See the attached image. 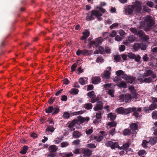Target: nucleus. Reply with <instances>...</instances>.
<instances>
[{
    "mask_svg": "<svg viewBox=\"0 0 157 157\" xmlns=\"http://www.w3.org/2000/svg\"><path fill=\"white\" fill-rule=\"evenodd\" d=\"M141 10V5L139 1L136 2L134 5H129L125 10L126 14H132L135 10V13L139 12Z\"/></svg>",
    "mask_w": 157,
    "mask_h": 157,
    "instance_id": "nucleus-1",
    "label": "nucleus"
},
{
    "mask_svg": "<svg viewBox=\"0 0 157 157\" xmlns=\"http://www.w3.org/2000/svg\"><path fill=\"white\" fill-rule=\"evenodd\" d=\"M99 14L98 10H93L91 11H89L86 13V19L88 21L94 20L95 19L96 17L99 16Z\"/></svg>",
    "mask_w": 157,
    "mask_h": 157,
    "instance_id": "nucleus-2",
    "label": "nucleus"
},
{
    "mask_svg": "<svg viewBox=\"0 0 157 157\" xmlns=\"http://www.w3.org/2000/svg\"><path fill=\"white\" fill-rule=\"evenodd\" d=\"M117 123L115 121H111L109 122L106 124V127L107 129H110L109 134L113 136L116 133L115 127L116 126Z\"/></svg>",
    "mask_w": 157,
    "mask_h": 157,
    "instance_id": "nucleus-3",
    "label": "nucleus"
},
{
    "mask_svg": "<svg viewBox=\"0 0 157 157\" xmlns=\"http://www.w3.org/2000/svg\"><path fill=\"white\" fill-rule=\"evenodd\" d=\"M144 21L147 24V27L144 28V30L147 31H150L154 23V20L151 18L150 16H148L145 18Z\"/></svg>",
    "mask_w": 157,
    "mask_h": 157,
    "instance_id": "nucleus-4",
    "label": "nucleus"
},
{
    "mask_svg": "<svg viewBox=\"0 0 157 157\" xmlns=\"http://www.w3.org/2000/svg\"><path fill=\"white\" fill-rule=\"evenodd\" d=\"M59 111V109L58 106L54 107L50 106L45 109V111L47 113H52V115H55L58 114Z\"/></svg>",
    "mask_w": 157,
    "mask_h": 157,
    "instance_id": "nucleus-5",
    "label": "nucleus"
},
{
    "mask_svg": "<svg viewBox=\"0 0 157 157\" xmlns=\"http://www.w3.org/2000/svg\"><path fill=\"white\" fill-rule=\"evenodd\" d=\"M147 45L146 44L143 43H135L134 44L133 46V48L134 50L136 51H137L140 48L142 50H146L147 48Z\"/></svg>",
    "mask_w": 157,
    "mask_h": 157,
    "instance_id": "nucleus-6",
    "label": "nucleus"
},
{
    "mask_svg": "<svg viewBox=\"0 0 157 157\" xmlns=\"http://www.w3.org/2000/svg\"><path fill=\"white\" fill-rule=\"evenodd\" d=\"M131 107L124 109L123 107H121L117 109H116V111L118 113L127 115L130 113V112H131Z\"/></svg>",
    "mask_w": 157,
    "mask_h": 157,
    "instance_id": "nucleus-7",
    "label": "nucleus"
},
{
    "mask_svg": "<svg viewBox=\"0 0 157 157\" xmlns=\"http://www.w3.org/2000/svg\"><path fill=\"white\" fill-rule=\"evenodd\" d=\"M87 95L91 99L89 100V101L92 103H94L98 100V98L96 97V95L94 91H92L88 93Z\"/></svg>",
    "mask_w": 157,
    "mask_h": 157,
    "instance_id": "nucleus-8",
    "label": "nucleus"
},
{
    "mask_svg": "<svg viewBox=\"0 0 157 157\" xmlns=\"http://www.w3.org/2000/svg\"><path fill=\"white\" fill-rule=\"evenodd\" d=\"M80 153L83 154L84 157H90L91 155L92 151L88 148H83L80 150Z\"/></svg>",
    "mask_w": 157,
    "mask_h": 157,
    "instance_id": "nucleus-9",
    "label": "nucleus"
},
{
    "mask_svg": "<svg viewBox=\"0 0 157 157\" xmlns=\"http://www.w3.org/2000/svg\"><path fill=\"white\" fill-rule=\"evenodd\" d=\"M107 147H110L112 149L119 147L118 143L117 142H113L112 141H107L105 144Z\"/></svg>",
    "mask_w": 157,
    "mask_h": 157,
    "instance_id": "nucleus-10",
    "label": "nucleus"
},
{
    "mask_svg": "<svg viewBox=\"0 0 157 157\" xmlns=\"http://www.w3.org/2000/svg\"><path fill=\"white\" fill-rule=\"evenodd\" d=\"M96 102H97L96 105L94 108V110L95 111L102 110L103 107L102 102L98 100Z\"/></svg>",
    "mask_w": 157,
    "mask_h": 157,
    "instance_id": "nucleus-11",
    "label": "nucleus"
},
{
    "mask_svg": "<svg viewBox=\"0 0 157 157\" xmlns=\"http://www.w3.org/2000/svg\"><path fill=\"white\" fill-rule=\"evenodd\" d=\"M132 109L131 112L130 113L133 112V113L132 114L133 116H134L135 117H137L139 116L140 114L138 112H140L141 111L142 109V108L139 107L137 108L136 107L131 108Z\"/></svg>",
    "mask_w": 157,
    "mask_h": 157,
    "instance_id": "nucleus-12",
    "label": "nucleus"
},
{
    "mask_svg": "<svg viewBox=\"0 0 157 157\" xmlns=\"http://www.w3.org/2000/svg\"><path fill=\"white\" fill-rule=\"evenodd\" d=\"M144 76L146 77H151L153 79L156 77V74L154 73L153 71L151 70H148L146 71L144 74Z\"/></svg>",
    "mask_w": 157,
    "mask_h": 157,
    "instance_id": "nucleus-13",
    "label": "nucleus"
},
{
    "mask_svg": "<svg viewBox=\"0 0 157 157\" xmlns=\"http://www.w3.org/2000/svg\"><path fill=\"white\" fill-rule=\"evenodd\" d=\"M83 36L81 38V40H85L86 39L90 36V32L87 29H85V31L82 33Z\"/></svg>",
    "mask_w": 157,
    "mask_h": 157,
    "instance_id": "nucleus-14",
    "label": "nucleus"
},
{
    "mask_svg": "<svg viewBox=\"0 0 157 157\" xmlns=\"http://www.w3.org/2000/svg\"><path fill=\"white\" fill-rule=\"evenodd\" d=\"M92 83L94 84H96L101 82V79L100 77L95 76L92 78Z\"/></svg>",
    "mask_w": 157,
    "mask_h": 157,
    "instance_id": "nucleus-15",
    "label": "nucleus"
},
{
    "mask_svg": "<svg viewBox=\"0 0 157 157\" xmlns=\"http://www.w3.org/2000/svg\"><path fill=\"white\" fill-rule=\"evenodd\" d=\"M110 73L109 71H104L103 74L101 75V76L103 78L109 79L110 77Z\"/></svg>",
    "mask_w": 157,
    "mask_h": 157,
    "instance_id": "nucleus-16",
    "label": "nucleus"
},
{
    "mask_svg": "<svg viewBox=\"0 0 157 157\" xmlns=\"http://www.w3.org/2000/svg\"><path fill=\"white\" fill-rule=\"evenodd\" d=\"M157 142V137L152 136L150 137L148 141V143L153 145L156 144Z\"/></svg>",
    "mask_w": 157,
    "mask_h": 157,
    "instance_id": "nucleus-17",
    "label": "nucleus"
},
{
    "mask_svg": "<svg viewBox=\"0 0 157 157\" xmlns=\"http://www.w3.org/2000/svg\"><path fill=\"white\" fill-rule=\"evenodd\" d=\"M82 135L81 132L77 130L74 131L72 134V137L76 139L79 138Z\"/></svg>",
    "mask_w": 157,
    "mask_h": 157,
    "instance_id": "nucleus-18",
    "label": "nucleus"
},
{
    "mask_svg": "<svg viewBox=\"0 0 157 157\" xmlns=\"http://www.w3.org/2000/svg\"><path fill=\"white\" fill-rule=\"evenodd\" d=\"M101 112H99L96 113L95 115L96 119L95 121L93 122L94 123L99 122L101 118Z\"/></svg>",
    "mask_w": 157,
    "mask_h": 157,
    "instance_id": "nucleus-19",
    "label": "nucleus"
},
{
    "mask_svg": "<svg viewBox=\"0 0 157 157\" xmlns=\"http://www.w3.org/2000/svg\"><path fill=\"white\" fill-rule=\"evenodd\" d=\"M58 149L57 146L55 145H50L49 148V151L52 153L56 152Z\"/></svg>",
    "mask_w": 157,
    "mask_h": 157,
    "instance_id": "nucleus-20",
    "label": "nucleus"
},
{
    "mask_svg": "<svg viewBox=\"0 0 157 157\" xmlns=\"http://www.w3.org/2000/svg\"><path fill=\"white\" fill-rule=\"evenodd\" d=\"M103 40V38L101 37H99L95 39V42L96 44V46L97 47L99 46V45L101 44H102V42Z\"/></svg>",
    "mask_w": 157,
    "mask_h": 157,
    "instance_id": "nucleus-21",
    "label": "nucleus"
},
{
    "mask_svg": "<svg viewBox=\"0 0 157 157\" xmlns=\"http://www.w3.org/2000/svg\"><path fill=\"white\" fill-rule=\"evenodd\" d=\"M129 145H130V144L128 143H125L124 144H123V146H123V150H124L126 151V154H128V151H131L132 152V150H131L129 149L128 150H128V148L129 147Z\"/></svg>",
    "mask_w": 157,
    "mask_h": 157,
    "instance_id": "nucleus-22",
    "label": "nucleus"
},
{
    "mask_svg": "<svg viewBox=\"0 0 157 157\" xmlns=\"http://www.w3.org/2000/svg\"><path fill=\"white\" fill-rule=\"evenodd\" d=\"M136 78L129 76L127 80V82L130 84H134L136 82Z\"/></svg>",
    "mask_w": 157,
    "mask_h": 157,
    "instance_id": "nucleus-23",
    "label": "nucleus"
},
{
    "mask_svg": "<svg viewBox=\"0 0 157 157\" xmlns=\"http://www.w3.org/2000/svg\"><path fill=\"white\" fill-rule=\"evenodd\" d=\"M132 132L131 130L129 128H126L124 129L123 132V134L125 136L130 135Z\"/></svg>",
    "mask_w": 157,
    "mask_h": 157,
    "instance_id": "nucleus-24",
    "label": "nucleus"
},
{
    "mask_svg": "<svg viewBox=\"0 0 157 157\" xmlns=\"http://www.w3.org/2000/svg\"><path fill=\"white\" fill-rule=\"evenodd\" d=\"M130 127L132 131H135L138 129V126L137 124L135 123H132L131 124Z\"/></svg>",
    "mask_w": 157,
    "mask_h": 157,
    "instance_id": "nucleus-25",
    "label": "nucleus"
},
{
    "mask_svg": "<svg viewBox=\"0 0 157 157\" xmlns=\"http://www.w3.org/2000/svg\"><path fill=\"white\" fill-rule=\"evenodd\" d=\"M28 149V147L27 146L25 145L22 147V150L20 151V153L22 154H25L26 153Z\"/></svg>",
    "mask_w": 157,
    "mask_h": 157,
    "instance_id": "nucleus-26",
    "label": "nucleus"
},
{
    "mask_svg": "<svg viewBox=\"0 0 157 157\" xmlns=\"http://www.w3.org/2000/svg\"><path fill=\"white\" fill-rule=\"evenodd\" d=\"M131 98L130 94H127L125 95L124 100L125 103H129L130 101H131Z\"/></svg>",
    "mask_w": 157,
    "mask_h": 157,
    "instance_id": "nucleus-27",
    "label": "nucleus"
},
{
    "mask_svg": "<svg viewBox=\"0 0 157 157\" xmlns=\"http://www.w3.org/2000/svg\"><path fill=\"white\" fill-rule=\"evenodd\" d=\"M91 54V51L85 49L82 50V55L83 56H90Z\"/></svg>",
    "mask_w": 157,
    "mask_h": 157,
    "instance_id": "nucleus-28",
    "label": "nucleus"
},
{
    "mask_svg": "<svg viewBox=\"0 0 157 157\" xmlns=\"http://www.w3.org/2000/svg\"><path fill=\"white\" fill-rule=\"evenodd\" d=\"M116 117V114L115 113H110L108 115V117L110 118L111 121H113L115 119Z\"/></svg>",
    "mask_w": 157,
    "mask_h": 157,
    "instance_id": "nucleus-29",
    "label": "nucleus"
},
{
    "mask_svg": "<svg viewBox=\"0 0 157 157\" xmlns=\"http://www.w3.org/2000/svg\"><path fill=\"white\" fill-rule=\"evenodd\" d=\"M79 90L78 89L72 88L69 92L72 95H76L78 94Z\"/></svg>",
    "mask_w": 157,
    "mask_h": 157,
    "instance_id": "nucleus-30",
    "label": "nucleus"
},
{
    "mask_svg": "<svg viewBox=\"0 0 157 157\" xmlns=\"http://www.w3.org/2000/svg\"><path fill=\"white\" fill-rule=\"evenodd\" d=\"M117 85L120 88L122 87L125 88L127 87L126 84L124 81H121V83L119 84L117 83Z\"/></svg>",
    "mask_w": 157,
    "mask_h": 157,
    "instance_id": "nucleus-31",
    "label": "nucleus"
},
{
    "mask_svg": "<svg viewBox=\"0 0 157 157\" xmlns=\"http://www.w3.org/2000/svg\"><path fill=\"white\" fill-rule=\"evenodd\" d=\"M93 105L90 102H88L85 104L84 105V108L87 110H90L92 109Z\"/></svg>",
    "mask_w": 157,
    "mask_h": 157,
    "instance_id": "nucleus-32",
    "label": "nucleus"
},
{
    "mask_svg": "<svg viewBox=\"0 0 157 157\" xmlns=\"http://www.w3.org/2000/svg\"><path fill=\"white\" fill-rule=\"evenodd\" d=\"M151 77H148L147 78H144V82L146 83H150L153 81L154 79Z\"/></svg>",
    "mask_w": 157,
    "mask_h": 157,
    "instance_id": "nucleus-33",
    "label": "nucleus"
},
{
    "mask_svg": "<svg viewBox=\"0 0 157 157\" xmlns=\"http://www.w3.org/2000/svg\"><path fill=\"white\" fill-rule=\"evenodd\" d=\"M77 122V120H74L72 121L67 126L68 128H72L75 126V125Z\"/></svg>",
    "mask_w": 157,
    "mask_h": 157,
    "instance_id": "nucleus-34",
    "label": "nucleus"
},
{
    "mask_svg": "<svg viewBox=\"0 0 157 157\" xmlns=\"http://www.w3.org/2000/svg\"><path fill=\"white\" fill-rule=\"evenodd\" d=\"M103 139V137L101 136H94V139L98 142H100Z\"/></svg>",
    "mask_w": 157,
    "mask_h": 157,
    "instance_id": "nucleus-35",
    "label": "nucleus"
},
{
    "mask_svg": "<svg viewBox=\"0 0 157 157\" xmlns=\"http://www.w3.org/2000/svg\"><path fill=\"white\" fill-rule=\"evenodd\" d=\"M145 33L142 30H140L137 31L136 35L138 36L141 38L145 35Z\"/></svg>",
    "mask_w": 157,
    "mask_h": 157,
    "instance_id": "nucleus-36",
    "label": "nucleus"
},
{
    "mask_svg": "<svg viewBox=\"0 0 157 157\" xmlns=\"http://www.w3.org/2000/svg\"><path fill=\"white\" fill-rule=\"evenodd\" d=\"M149 107L151 110H153L157 108V104L156 103L152 104L149 105Z\"/></svg>",
    "mask_w": 157,
    "mask_h": 157,
    "instance_id": "nucleus-37",
    "label": "nucleus"
},
{
    "mask_svg": "<svg viewBox=\"0 0 157 157\" xmlns=\"http://www.w3.org/2000/svg\"><path fill=\"white\" fill-rule=\"evenodd\" d=\"M54 130L55 128L53 126H49L46 129L45 131L46 132L50 131L52 132Z\"/></svg>",
    "mask_w": 157,
    "mask_h": 157,
    "instance_id": "nucleus-38",
    "label": "nucleus"
},
{
    "mask_svg": "<svg viewBox=\"0 0 157 157\" xmlns=\"http://www.w3.org/2000/svg\"><path fill=\"white\" fill-rule=\"evenodd\" d=\"M98 52L101 54H105V51L103 47L101 46H98Z\"/></svg>",
    "mask_w": 157,
    "mask_h": 157,
    "instance_id": "nucleus-39",
    "label": "nucleus"
},
{
    "mask_svg": "<svg viewBox=\"0 0 157 157\" xmlns=\"http://www.w3.org/2000/svg\"><path fill=\"white\" fill-rule=\"evenodd\" d=\"M63 117L64 119H68L70 117V114L68 112H64L63 113Z\"/></svg>",
    "mask_w": 157,
    "mask_h": 157,
    "instance_id": "nucleus-40",
    "label": "nucleus"
},
{
    "mask_svg": "<svg viewBox=\"0 0 157 157\" xmlns=\"http://www.w3.org/2000/svg\"><path fill=\"white\" fill-rule=\"evenodd\" d=\"M114 59L116 62L120 61L121 59L120 55H119L114 56Z\"/></svg>",
    "mask_w": 157,
    "mask_h": 157,
    "instance_id": "nucleus-41",
    "label": "nucleus"
},
{
    "mask_svg": "<svg viewBox=\"0 0 157 157\" xmlns=\"http://www.w3.org/2000/svg\"><path fill=\"white\" fill-rule=\"evenodd\" d=\"M77 63H74L71 67V72H73L74 71L76 67H77Z\"/></svg>",
    "mask_w": 157,
    "mask_h": 157,
    "instance_id": "nucleus-42",
    "label": "nucleus"
},
{
    "mask_svg": "<svg viewBox=\"0 0 157 157\" xmlns=\"http://www.w3.org/2000/svg\"><path fill=\"white\" fill-rule=\"evenodd\" d=\"M136 92L131 93V94H130L131 99L133 98H137V96L138 94L136 93Z\"/></svg>",
    "mask_w": 157,
    "mask_h": 157,
    "instance_id": "nucleus-43",
    "label": "nucleus"
},
{
    "mask_svg": "<svg viewBox=\"0 0 157 157\" xmlns=\"http://www.w3.org/2000/svg\"><path fill=\"white\" fill-rule=\"evenodd\" d=\"M78 82L82 85H84L86 84L84 78L82 77L79 78Z\"/></svg>",
    "mask_w": 157,
    "mask_h": 157,
    "instance_id": "nucleus-44",
    "label": "nucleus"
},
{
    "mask_svg": "<svg viewBox=\"0 0 157 157\" xmlns=\"http://www.w3.org/2000/svg\"><path fill=\"white\" fill-rule=\"evenodd\" d=\"M152 117L154 119H157V111H154L152 112Z\"/></svg>",
    "mask_w": 157,
    "mask_h": 157,
    "instance_id": "nucleus-45",
    "label": "nucleus"
},
{
    "mask_svg": "<svg viewBox=\"0 0 157 157\" xmlns=\"http://www.w3.org/2000/svg\"><path fill=\"white\" fill-rule=\"evenodd\" d=\"M107 93L109 95L111 96V97H113L114 96V90L112 89H109Z\"/></svg>",
    "mask_w": 157,
    "mask_h": 157,
    "instance_id": "nucleus-46",
    "label": "nucleus"
},
{
    "mask_svg": "<svg viewBox=\"0 0 157 157\" xmlns=\"http://www.w3.org/2000/svg\"><path fill=\"white\" fill-rule=\"evenodd\" d=\"M56 99V97H51L49 99L48 102L49 104L51 105L54 101Z\"/></svg>",
    "mask_w": 157,
    "mask_h": 157,
    "instance_id": "nucleus-47",
    "label": "nucleus"
},
{
    "mask_svg": "<svg viewBox=\"0 0 157 157\" xmlns=\"http://www.w3.org/2000/svg\"><path fill=\"white\" fill-rule=\"evenodd\" d=\"M119 25V24L118 23H115L113 24L112 25L110 26L109 27V28L111 29L116 28L118 27Z\"/></svg>",
    "mask_w": 157,
    "mask_h": 157,
    "instance_id": "nucleus-48",
    "label": "nucleus"
},
{
    "mask_svg": "<svg viewBox=\"0 0 157 157\" xmlns=\"http://www.w3.org/2000/svg\"><path fill=\"white\" fill-rule=\"evenodd\" d=\"M124 72L121 70H119L116 72V74L117 76L119 77L123 74Z\"/></svg>",
    "mask_w": 157,
    "mask_h": 157,
    "instance_id": "nucleus-49",
    "label": "nucleus"
},
{
    "mask_svg": "<svg viewBox=\"0 0 157 157\" xmlns=\"http://www.w3.org/2000/svg\"><path fill=\"white\" fill-rule=\"evenodd\" d=\"M86 147L90 148H94L96 147V146L94 144H89L87 145Z\"/></svg>",
    "mask_w": 157,
    "mask_h": 157,
    "instance_id": "nucleus-50",
    "label": "nucleus"
},
{
    "mask_svg": "<svg viewBox=\"0 0 157 157\" xmlns=\"http://www.w3.org/2000/svg\"><path fill=\"white\" fill-rule=\"evenodd\" d=\"M144 41H147L149 39V37L148 36L146 35L145 34L144 35L143 37L141 38Z\"/></svg>",
    "mask_w": 157,
    "mask_h": 157,
    "instance_id": "nucleus-51",
    "label": "nucleus"
},
{
    "mask_svg": "<svg viewBox=\"0 0 157 157\" xmlns=\"http://www.w3.org/2000/svg\"><path fill=\"white\" fill-rule=\"evenodd\" d=\"M103 60L104 59L102 56H99L96 60V62L98 63L99 62H102L103 61Z\"/></svg>",
    "mask_w": 157,
    "mask_h": 157,
    "instance_id": "nucleus-52",
    "label": "nucleus"
},
{
    "mask_svg": "<svg viewBox=\"0 0 157 157\" xmlns=\"http://www.w3.org/2000/svg\"><path fill=\"white\" fill-rule=\"evenodd\" d=\"M127 56L131 59H134L135 58V57L136 56V55L132 53H130L128 54Z\"/></svg>",
    "mask_w": 157,
    "mask_h": 157,
    "instance_id": "nucleus-53",
    "label": "nucleus"
},
{
    "mask_svg": "<svg viewBox=\"0 0 157 157\" xmlns=\"http://www.w3.org/2000/svg\"><path fill=\"white\" fill-rule=\"evenodd\" d=\"M148 142H147L146 140H144L143 141L142 143V146L144 148H146L147 147V143Z\"/></svg>",
    "mask_w": 157,
    "mask_h": 157,
    "instance_id": "nucleus-54",
    "label": "nucleus"
},
{
    "mask_svg": "<svg viewBox=\"0 0 157 157\" xmlns=\"http://www.w3.org/2000/svg\"><path fill=\"white\" fill-rule=\"evenodd\" d=\"M140 59L141 57L139 55H136V56L135 57V58L134 59L137 62H140Z\"/></svg>",
    "mask_w": 157,
    "mask_h": 157,
    "instance_id": "nucleus-55",
    "label": "nucleus"
},
{
    "mask_svg": "<svg viewBox=\"0 0 157 157\" xmlns=\"http://www.w3.org/2000/svg\"><path fill=\"white\" fill-rule=\"evenodd\" d=\"M128 40L131 43L133 42L135 40V37L133 36H130L128 39Z\"/></svg>",
    "mask_w": 157,
    "mask_h": 157,
    "instance_id": "nucleus-56",
    "label": "nucleus"
},
{
    "mask_svg": "<svg viewBox=\"0 0 157 157\" xmlns=\"http://www.w3.org/2000/svg\"><path fill=\"white\" fill-rule=\"evenodd\" d=\"M120 52L124 51L125 49V47L124 45H121L119 48Z\"/></svg>",
    "mask_w": 157,
    "mask_h": 157,
    "instance_id": "nucleus-57",
    "label": "nucleus"
},
{
    "mask_svg": "<svg viewBox=\"0 0 157 157\" xmlns=\"http://www.w3.org/2000/svg\"><path fill=\"white\" fill-rule=\"evenodd\" d=\"M69 144L67 142H63L61 144V147H66L68 146Z\"/></svg>",
    "mask_w": 157,
    "mask_h": 157,
    "instance_id": "nucleus-58",
    "label": "nucleus"
},
{
    "mask_svg": "<svg viewBox=\"0 0 157 157\" xmlns=\"http://www.w3.org/2000/svg\"><path fill=\"white\" fill-rule=\"evenodd\" d=\"M73 155V154L71 152L65 153L64 154V156L62 157H69V156H71Z\"/></svg>",
    "mask_w": 157,
    "mask_h": 157,
    "instance_id": "nucleus-59",
    "label": "nucleus"
},
{
    "mask_svg": "<svg viewBox=\"0 0 157 157\" xmlns=\"http://www.w3.org/2000/svg\"><path fill=\"white\" fill-rule=\"evenodd\" d=\"M129 30L131 32L134 33L135 35H136L138 31L136 29L133 28H130Z\"/></svg>",
    "mask_w": 157,
    "mask_h": 157,
    "instance_id": "nucleus-60",
    "label": "nucleus"
},
{
    "mask_svg": "<svg viewBox=\"0 0 157 157\" xmlns=\"http://www.w3.org/2000/svg\"><path fill=\"white\" fill-rule=\"evenodd\" d=\"M117 35V32L116 31L113 30V31L111 33L109 34V36L111 37H114Z\"/></svg>",
    "mask_w": 157,
    "mask_h": 157,
    "instance_id": "nucleus-61",
    "label": "nucleus"
},
{
    "mask_svg": "<svg viewBox=\"0 0 157 157\" xmlns=\"http://www.w3.org/2000/svg\"><path fill=\"white\" fill-rule=\"evenodd\" d=\"M123 38L120 35H117L115 36V40L117 41H119L121 40Z\"/></svg>",
    "mask_w": 157,
    "mask_h": 157,
    "instance_id": "nucleus-62",
    "label": "nucleus"
},
{
    "mask_svg": "<svg viewBox=\"0 0 157 157\" xmlns=\"http://www.w3.org/2000/svg\"><path fill=\"white\" fill-rule=\"evenodd\" d=\"M78 118L82 123H83L86 121V118L82 117L81 116L78 117Z\"/></svg>",
    "mask_w": 157,
    "mask_h": 157,
    "instance_id": "nucleus-63",
    "label": "nucleus"
},
{
    "mask_svg": "<svg viewBox=\"0 0 157 157\" xmlns=\"http://www.w3.org/2000/svg\"><path fill=\"white\" fill-rule=\"evenodd\" d=\"M146 4L149 6L151 7H152L154 5V4L153 2L151 1H147L146 3Z\"/></svg>",
    "mask_w": 157,
    "mask_h": 157,
    "instance_id": "nucleus-64",
    "label": "nucleus"
}]
</instances>
